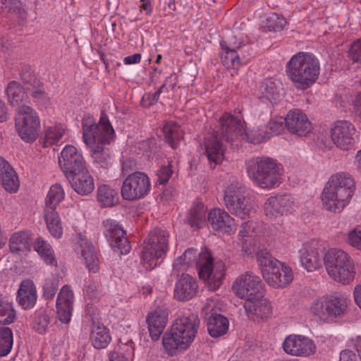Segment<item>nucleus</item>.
<instances>
[{
	"label": "nucleus",
	"instance_id": "obj_64",
	"mask_svg": "<svg viewBox=\"0 0 361 361\" xmlns=\"http://www.w3.org/2000/svg\"><path fill=\"white\" fill-rule=\"evenodd\" d=\"M353 103L355 112L361 118V92L357 94Z\"/></svg>",
	"mask_w": 361,
	"mask_h": 361
},
{
	"label": "nucleus",
	"instance_id": "obj_52",
	"mask_svg": "<svg viewBox=\"0 0 361 361\" xmlns=\"http://www.w3.org/2000/svg\"><path fill=\"white\" fill-rule=\"evenodd\" d=\"M355 346L359 357L352 350H345L341 353L340 361H361V336L357 337Z\"/></svg>",
	"mask_w": 361,
	"mask_h": 361
},
{
	"label": "nucleus",
	"instance_id": "obj_21",
	"mask_svg": "<svg viewBox=\"0 0 361 361\" xmlns=\"http://www.w3.org/2000/svg\"><path fill=\"white\" fill-rule=\"evenodd\" d=\"M226 143L231 145V142H227L222 134V126L221 125V134H216L207 137L204 140V149L207 159L210 164L217 165L221 164L224 159L226 151Z\"/></svg>",
	"mask_w": 361,
	"mask_h": 361
},
{
	"label": "nucleus",
	"instance_id": "obj_34",
	"mask_svg": "<svg viewBox=\"0 0 361 361\" xmlns=\"http://www.w3.org/2000/svg\"><path fill=\"white\" fill-rule=\"evenodd\" d=\"M56 207H44V219L47 228L52 236L59 238L63 234V228L58 212L56 211Z\"/></svg>",
	"mask_w": 361,
	"mask_h": 361
},
{
	"label": "nucleus",
	"instance_id": "obj_59",
	"mask_svg": "<svg viewBox=\"0 0 361 361\" xmlns=\"http://www.w3.org/2000/svg\"><path fill=\"white\" fill-rule=\"evenodd\" d=\"M49 317H34L32 321L33 329L39 334H43L49 324Z\"/></svg>",
	"mask_w": 361,
	"mask_h": 361
},
{
	"label": "nucleus",
	"instance_id": "obj_35",
	"mask_svg": "<svg viewBox=\"0 0 361 361\" xmlns=\"http://www.w3.org/2000/svg\"><path fill=\"white\" fill-rule=\"evenodd\" d=\"M31 234L28 231H20L13 234L9 240L10 250L13 254L25 252L30 250Z\"/></svg>",
	"mask_w": 361,
	"mask_h": 361
},
{
	"label": "nucleus",
	"instance_id": "obj_51",
	"mask_svg": "<svg viewBox=\"0 0 361 361\" xmlns=\"http://www.w3.org/2000/svg\"><path fill=\"white\" fill-rule=\"evenodd\" d=\"M283 215L292 213L297 207L294 198L290 195H278Z\"/></svg>",
	"mask_w": 361,
	"mask_h": 361
},
{
	"label": "nucleus",
	"instance_id": "obj_14",
	"mask_svg": "<svg viewBox=\"0 0 361 361\" xmlns=\"http://www.w3.org/2000/svg\"><path fill=\"white\" fill-rule=\"evenodd\" d=\"M151 189L148 176L140 171L128 175L121 187V196L126 200H135L144 197Z\"/></svg>",
	"mask_w": 361,
	"mask_h": 361
},
{
	"label": "nucleus",
	"instance_id": "obj_60",
	"mask_svg": "<svg viewBox=\"0 0 361 361\" xmlns=\"http://www.w3.org/2000/svg\"><path fill=\"white\" fill-rule=\"evenodd\" d=\"M348 242L353 247L361 250V231L354 230L350 232Z\"/></svg>",
	"mask_w": 361,
	"mask_h": 361
},
{
	"label": "nucleus",
	"instance_id": "obj_22",
	"mask_svg": "<svg viewBox=\"0 0 361 361\" xmlns=\"http://www.w3.org/2000/svg\"><path fill=\"white\" fill-rule=\"evenodd\" d=\"M208 222L213 230L231 234L236 229L235 220L224 209L215 208L208 213Z\"/></svg>",
	"mask_w": 361,
	"mask_h": 361
},
{
	"label": "nucleus",
	"instance_id": "obj_48",
	"mask_svg": "<svg viewBox=\"0 0 361 361\" xmlns=\"http://www.w3.org/2000/svg\"><path fill=\"white\" fill-rule=\"evenodd\" d=\"M225 305L218 299L212 298L207 300L202 307V313L206 316H224L222 312Z\"/></svg>",
	"mask_w": 361,
	"mask_h": 361
},
{
	"label": "nucleus",
	"instance_id": "obj_37",
	"mask_svg": "<svg viewBox=\"0 0 361 361\" xmlns=\"http://www.w3.org/2000/svg\"><path fill=\"white\" fill-rule=\"evenodd\" d=\"M2 9L19 20L20 23L25 22L27 13L20 0H0Z\"/></svg>",
	"mask_w": 361,
	"mask_h": 361
},
{
	"label": "nucleus",
	"instance_id": "obj_58",
	"mask_svg": "<svg viewBox=\"0 0 361 361\" xmlns=\"http://www.w3.org/2000/svg\"><path fill=\"white\" fill-rule=\"evenodd\" d=\"M173 174L171 164L162 166L157 172V181L160 184L166 183Z\"/></svg>",
	"mask_w": 361,
	"mask_h": 361
},
{
	"label": "nucleus",
	"instance_id": "obj_50",
	"mask_svg": "<svg viewBox=\"0 0 361 361\" xmlns=\"http://www.w3.org/2000/svg\"><path fill=\"white\" fill-rule=\"evenodd\" d=\"M252 310V311L251 312L245 311V312L247 314L255 315L259 314L268 315L272 314V306L270 302L263 296V298L259 299L257 302H255L254 310Z\"/></svg>",
	"mask_w": 361,
	"mask_h": 361
},
{
	"label": "nucleus",
	"instance_id": "obj_27",
	"mask_svg": "<svg viewBox=\"0 0 361 361\" xmlns=\"http://www.w3.org/2000/svg\"><path fill=\"white\" fill-rule=\"evenodd\" d=\"M37 288L32 281L23 280L17 294V300L20 306L25 310L32 308L37 302Z\"/></svg>",
	"mask_w": 361,
	"mask_h": 361
},
{
	"label": "nucleus",
	"instance_id": "obj_31",
	"mask_svg": "<svg viewBox=\"0 0 361 361\" xmlns=\"http://www.w3.org/2000/svg\"><path fill=\"white\" fill-rule=\"evenodd\" d=\"M80 247L82 256L88 270L92 273L99 271V259L92 244L87 239L81 238Z\"/></svg>",
	"mask_w": 361,
	"mask_h": 361
},
{
	"label": "nucleus",
	"instance_id": "obj_47",
	"mask_svg": "<svg viewBox=\"0 0 361 361\" xmlns=\"http://www.w3.org/2000/svg\"><path fill=\"white\" fill-rule=\"evenodd\" d=\"M65 197V192L60 184L51 185L47 193L45 205L57 207L63 201Z\"/></svg>",
	"mask_w": 361,
	"mask_h": 361
},
{
	"label": "nucleus",
	"instance_id": "obj_16",
	"mask_svg": "<svg viewBox=\"0 0 361 361\" xmlns=\"http://www.w3.org/2000/svg\"><path fill=\"white\" fill-rule=\"evenodd\" d=\"M59 164L67 178L86 168L84 158L80 151L73 145L64 147L59 156Z\"/></svg>",
	"mask_w": 361,
	"mask_h": 361
},
{
	"label": "nucleus",
	"instance_id": "obj_15",
	"mask_svg": "<svg viewBox=\"0 0 361 361\" xmlns=\"http://www.w3.org/2000/svg\"><path fill=\"white\" fill-rule=\"evenodd\" d=\"M224 203L232 214L242 219L249 217L252 212V207L240 188L234 185H231L225 190Z\"/></svg>",
	"mask_w": 361,
	"mask_h": 361
},
{
	"label": "nucleus",
	"instance_id": "obj_63",
	"mask_svg": "<svg viewBox=\"0 0 361 361\" xmlns=\"http://www.w3.org/2000/svg\"><path fill=\"white\" fill-rule=\"evenodd\" d=\"M141 60V54H134L133 55L126 56L123 59V62L126 65L135 64L140 62Z\"/></svg>",
	"mask_w": 361,
	"mask_h": 361
},
{
	"label": "nucleus",
	"instance_id": "obj_1",
	"mask_svg": "<svg viewBox=\"0 0 361 361\" xmlns=\"http://www.w3.org/2000/svg\"><path fill=\"white\" fill-rule=\"evenodd\" d=\"M82 130L83 141L92 152L94 161L104 167L110 158L109 151L105 146L109 145L116 136L107 114L102 111L98 123L92 116H84Z\"/></svg>",
	"mask_w": 361,
	"mask_h": 361
},
{
	"label": "nucleus",
	"instance_id": "obj_24",
	"mask_svg": "<svg viewBox=\"0 0 361 361\" xmlns=\"http://www.w3.org/2000/svg\"><path fill=\"white\" fill-rule=\"evenodd\" d=\"M197 288L196 280L189 274H183L176 283L174 297L179 301L189 300L196 295Z\"/></svg>",
	"mask_w": 361,
	"mask_h": 361
},
{
	"label": "nucleus",
	"instance_id": "obj_56",
	"mask_svg": "<svg viewBox=\"0 0 361 361\" xmlns=\"http://www.w3.org/2000/svg\"><path fill=\"white\" fill-rule=\"evenodd\" d=\"M0 316H16L13 304L4 300L1 294H0Z\"/></svg>",
	"mask_w": 361,
	"mask_h": 361
},
{
	"label": "nucleus",
	"instance_id": "obj_61",
	"mask_svg": "<svg viewBox=\"0 0 361 361\" xmlns=\"http://www.w3.org/2000/svg\"><path fill=\"white\" fill-rule=\"evenodd\" d=\"M169 314L168 307L161 302L157 303L154 308L147 316H168Z\"/></svg>",
	"mask_w": 361,
	"mask_h": 361
},
{
	"label": "nucleus",
	"instance_id": "obj_53",
	"mask_svg": "<svg viewBox=\"0 0 361 361\" xmlns=\"http://www.w3.org/2000/svg\"><path fill=\"white\" fill-rule=\"evenodd\" d=\"M264 132L269 135V139L281 134L284 130V122L282 118L279 120H271L267 126L264 127Z\"/></svg>",
	"mask_w": 361,
	"mask_h": 361
},
{
	"label": "nucleus",
	"instance_id": "obj_25",
	"mask_svg": "<svg viewBox=\"0 0 361 361\" xmlns=\"http://www.w3.org/2000/svg\"><path fill=\"white\" fill-rule=\"evenodd\" d=\"M300 262L302 266L309 271L322 267L323 256L316 245L307 243L300 250Z\"/></svg>",
	"mask_w": 361,
	"mask_h": 361
},
{
	"label": "nucleus",
	"instance_id": "obj_33",
	"mask_svg": "<svg viewBox=\"0 0 361 361\" xmlns=\"http://www.w3.org/2000/svg\"><path fill=\"white\" fill-rule=\"evenodd\" d=\"M7 99L9 104L13 106H17L18 109L28 99L27 93L23 86L16 81H11L6 88Z\"/></svg>",
	"mask_w": 361,
	"mask_h": 361
},
{
	"label": "nucleus",
	"instance_id": "obj_26",
	"mask_svg": "<svg viewBox=\"0 0 361 361\" xmlns=\"http://www.w3.org/2000/svg\"><path fill=\"white\" fill-rule=\"evenodd\" d=\"M68 179L73 189L80 195H87L94 189V179L87 168L76 172Z\"/></svg>",
	"mask_w": 361,
	"mask_h": 361
},
{
	"label": "nucleus",
	"instance_id": "obj_4",
	"mask_svg": "<svg viewBox=\"0 0 361 361\" xmlns=\"http://www.w3.org/2000/svg\"><path fill=\"white\" fill-rule=\"evenodd\" d=\"M355 191V181L350 174H333L324 187L322 200L324 207L334 213L341 212L350 202Z\"/></svg>",
	"mask_w": 361,
	"mask_h": 361
},
{
	"label": "nucleus",
	"instance_id": "obj_49",
	"mask_svg": "<svg viewBox=\"0 0 361 361\" xmlns=\"http://www.w3.org/2000/svg\"><path fill=\"white\" fill-rule=\"evenodd\" d=\"M264 209L265 215L271 219L283 216L278 195L270 197L265 202Z\"/></svg>",
	"mask_w": 361,
	"mask_h": 361
},
{
	"label": "nucleus",
	"instance_id": "obj_2",
	"mask_svg": "<svg viewBox=\"0 0 361 361\" xmlns=\"http://www.w3.org/2000/svg\"><path fill=\"white\" fill-rule=\"evenodd\" d=\"M199 326L197 317H177L162 336L164 353L176 357L186 352L195 341Z\"/></svg>",
	"mask_w": 361,
	"mask_h": 361
},
{
	"label": "nucleus",
	"instance_id": "obj_13",
	"mask_svg": "<svg viewBox=\"0 0 361 361\" xmlns=\"http://www.w3.org/2000/svg\"><path fill=\"white\" fill-rule=\"evenodd\" d=\"M350 300L343 295L322 297L314 301L310 312L314 316H342L350 314Z\"/></svg>",
	"mask_w": 361,
	"mask_h": 361
},
{
	"label": "nucleus",
	"instance_id": "obj_46",
	"mask_svg": "<svg viewBox=\"0 0 361 361\" xmlns=\"http://www.w3.org/2000/svg\"><path fill=\"white\" fill-rule=\"evenodd\" d=\"M13 343V332L8 327H0V356L7 355L11 350Z\"/></svg>",
	"mask_w": 361,
	"mask_h": 361
},
{
	"label": "nucleus",
	"instance_id": "obj_6",
	"mask_svg": "<svg viewBox=\"0 0 361 361\" xmlns=\"http://www.w3.org/2000/svg\"><path fill=\"white\" fill-rule=\"evenodd\" d=\"M222 126L223 137L231 142V147H238L241 140L257 145L269 139L264 128L246 132L243 122L231 114L224 113L219 119Z\"/></svg>",
	"mask_w": 361,
	"mask_h": 361
},
{
	"label": "nucleus",
	"instance_id": "obj_19",
	"mask_svg": "<svg viewBox=\"0 0 361 361\" xmlns=\"http://www.w3.org/2000/svg\"><path fill=\"white\" fill-rule=\"evenodd\" d=\"M331 140L337 147L343 150H348L353 146L356 129L350 122L336 121L331 128Z\"/></svg>",
	"mask_w": 361,
	"mask_h": 361
},
{
	"label": "nucleus",
	"instance_id": "obj_39",
	"mask_svg": "<svg viewBox=\"0 0 361 361\" xmlns=\"http://www.w3.org/2000/svg\"><path fill=\"white\" fill-rule=\"evenodd\" d=\"M229 328L228 317H208L207 330L212 338L226 334Z\"/></svg>",
	"mask_w": 361,
	"mask_h": 361
},
{
	"label": "nucleus",
	"instance_id": "obj_55",
	"mask_svg": "<svg viewBox=\"0 0 361 361\" xmlns=\"http://www.w3.org/2000/svg\"><path fill=\"white\" fill-rule=\"evenodd\" d=\"M43 288L44 298L52 299L58 290V281L54 279H47L44 282Z\"/></svg>",
	"mask_w": 361,
	"mask_h": 361
},
{
	"label": "nucleus",
	"instance_id": "obj_43",
	"mask_svg": "<svg viewBox=\"0 0 361 361\" xmlns=\"http://www.w3.org/2000/svg\"><path fill=\"white\" fill-rule=\"evenodd\" d=\"M162 130L167 142L175 148L178 142L183 137L180 127L173 121H169L164 124Z\"/></svg>",
	"mask_w": 361,
	"mask_h": 361
},
{
	"label": "nucleus",
	"instance_id": "obj_36",
	"mask_svg": "<svg viewBox=\"0 0 361 361\" xmlns=\"http://www.w3.org/2000/svg\"><path fill=\"white\" fill-rule=\"evenodd\" d=\"M260 99L264 98L271 103H276L281 96V85L271 79H265L259 85Z\"/></svg>",
	"mask_w": 361,
	"mask_h": 361
},
{
	"label": "nucleus",
	"instance_id": "obj_20",
	"mask_svg": "<svg viewBox=\"0 0 361 361\" xmlns=\"http://www.w3.org/2000/svg\"><path fill=\"white\" fill-rule=\"evenodd\" d=\"M285 126L288 130L300 137L308 135L313 127L307 115L300 109H292L284 118Z\"/></svg>",
	"mask_w": 361,
	"mask_h": 361
},
{
	"label": "nucleus",
	"instance_id": "obj_29",
	"mask_svg": "<svg viewBox=\"0 0 361 361\" xmlns=\"http://www.w3.org/2000/svg\"><path fill=\"white\" fill-rule=\"evenodd\" d=\"M241 42L238 44H231L227 43L226 41L221 42L222 52L221 54V59L223 65L227 68H238L240 63V58L237 53V49L240 47Z\"/></svg>",
	"mask_w": 361,
	"mask_h": 361
},
{
	"label": "nucleus",
	"instance_id": "obj_9",
	"mask_svg": "<svg viewBox=\"0 0 361 361\" xmlns=\"http://www.w3.org/2000/svg\"><path fill=\"white\" fill-rule=\"evenodd\" d=\"M246 170L252 181L262 188H274L281 183V175L273 159H251L246 162Z\"/></svg>",
	"mask_w": 361,
	"mask_h": 361
},
{
	"label": "nucleus",
	"instance_id": "obj_54",
	"mask_svg": "<svg viewBox=\"0 0 361 361\" xmlns=\"http://www.w3.org/2000/svg\"><path fill=\"white\" fill-rule=\"evenodd\" d=\"M165 88V85H162L156 92L154 93H147L142 98V104L145 107H149L155 104L159 98L161 93Z\"/></svg>",
	"mask_w": 361,
	"mask_h": 361
},
{
	"label": "nucleus",
	"instance_id": "obj_45",
	"mask_svg": "<svg viewBox=\"0 0 361 361\" xmlns=\"http://www.w3.org/2000/svg\"><path fill=\"white\" fill-rule=\"evenodd\" d=\"M286 19L277 13L269 14L266 20L263 21L262 26L270 32H278L282 30L286 25Z\"/></svg>",
	"mask_w": 361,
	"mask_h": 361
},
{
	"label": "nucleus",
	"instance_id": "obj_32",
	"mask_svg": "<svg viewBox=\"0 0 361 361\" xmlns=\"http://www.w3.org/2000/svg\"><path fill=\"white\" fill-rule=\"evenodd\" d=\"M73 303V293L68 286L60 290L56 300V310L59 316H71Z\"/></svg>",
	"mask_w": 361,
	"mask_h": 361
},
{
	"label": "nucleus",
	"instance_id": "obj_38",
	"mask_svg": "<svg viewBox=\"0 0 361 361\" xmlns=\"http://www.w3.org/2000/svg\"><path fill=\"white\" fill-rule=\"evenodd\" d=\"M97 200L102 207H111L118 202V192L109 185H99L97 189Z\"/></svg>",
	"mask_w": 361,
	"mask_h": 361
},
{
	"label": "nucleus",
	"instance_id": "obj_12",
	"mask_svg": "<svg viewBox=\"0 0 361 361\" xmlns=\"http://www.w3.org/2000/svg\"><path fill=\"white\" fill-rule=\"evenodd\" d=\"M15 126L19 137L24 142L32 143L38 137L40 120L37 113L32 107L22 105L18 109Z\"/></svg>",
	"mask_w": 361,
	"mask_h": 361
},
{
	"label": "nucleus",
	"instance_id": "obj_28",
	"mask_svg": "<svg viewBox=\"0 0 361 361\" xmlns=\"http://www.w3.org/2000/svg\"><path fill=\"white\" fill-rule=\"evenodd\" d=\"M0 183L8 192H16L19 188L18 176L11 164L0 157Z\"/></svg>",
	"mask_w": 361,
	"mask_h": 361
},
{
	"label": "nucleus",
	"instance_id": "obj_62",
	"mask_svg": "<svg viewBox=\"0 0 361 361\" xmlns=\"http://www.w3.org/2000/svg\"><path fill=\"white\" fill-rule=\"evenodd\" d=\"M188 268V265L182 260L180 257H178L173 264L172 274L178 276L180 271H183Z\"/></svg>",
	"mask_w": 361,
	"mask_h": 361
},
{
	"label": "nucleus",
	"instance_id": "obj_3",
	"mask_svg": "<svg viewBox=\"0 0 361 361\" xmlns=\"http://www.w3.org/2000/svg\"><path fill=\"white\" fill-rule=\"evenodd\" d=\"M188 267L195 266L200 279L207 281L209 288L216 290L221 285L224 278L225 266L222 261L215 259L207 247L200 252L189 248L180 256Z\"/></svg>",
	"mask_w": 361,
	"mask_h": 361
},
{
	"label": "nucleus",
	"instance_id": "obj_17",
	"mask_svg": "<svg viewBox=\"0 0 361 361\" xmlns=\"http://www.w3.org/2000/svg\"><path fill=\"white\" fill-rule=\"evenodd\" d=\"M104 228V234L108 239L111 247L117 250L121 255H126L130 252L131 246L126 238V231L113 219H106L103 221Z\"/></svg>",
	"mask_w": 361,
	"mask_h": 361
},
{
	"label": "nucleus",
	"instance_id": "obj_10",
	"mask_svg": "<svg viewBox=\"0 0 361 361\" xmlns=\"http://www.w3.org/2000/svg\"><path fill=\"white\" fill-rule=\"evenodd\" d=\"M169 233L161 228L150 231L144 241L141 252V263L147 270L155 268L158 259L165 255L169 250Z\"/></svg>",
	"mask_w": 361,
	"mask_h": 361
},
{
	"label": "nucleus",
	"instance_id": "obj_18",
	"mask_svg": "<svg viewBox=\"0 0 361 361\" xmlns=\"http://www.w3.org/2000/svg\"><path fill=\"white\" fill-rule=\"evenodd\" d=\"M283 349L289 355L295 357H308L316 352V345L310 338L292 334L287 336L283 342Z\"/></svg>",
	"mask_w": 361,
	"mask_h": 361
},
{
	"label": "nucleus",
	"instance_id": "obj_8",
	"mask_svg": "<svg viewBox=\"0 0 361 361\" xmlns=\"http://www.w3.org/2000/svg\"><path fill=\"white\" fill-rule=\"evenodd\" d=\"M259 265L266 282L273 288H284L293 279L292 269L273 257L266 250L257 254Z\"/></svg>",
	"mask_w": 361,
	"mask_h": 361
},
{
	"label": "nucleus",
	"instance_id": "obj_57",
	"mask_svg": "<svg viewBox=\"0 0 361 361\" xmlns=\"http://www.w3.org/2000/svg\"><path fill=\"white\" fill-rule=\"evenodd\" d=\"M348 55L353 62L361 63V38L351 44Z\"/></svg>",
	"mask_w": 361,
	"mask_h": 361
},
{
	"label": "nucleus",
	"instance_id": "obj_7",
	"mask_svg": "<svg viewBox=\"0 0 361 361\" xmlns=\"http://www.w3.org/2000/svg\"><path fill=\"white\" fill-rule=\"evenodd\" d=\"M323 262L329 276L343 284H350L355 279L354 262L345 251L329 249L323 256Z\"/></svg>",
	"mask_w": 361,
	"mask_h": 361
},
{
	"label": "nucleus",
	"instance_id": "obj_23",
	"mask_svg": "<svg viewBox=\"0 0 361 361\" xmlns=\"http://www.w3.org/2000/svg\"><path fill=\"white\" fill-rule=\"evenodd\" d=\"M90 341L96 349L106 348L111 341L109 329L101 322L99 317L91 319Z\"/></svg>",
	"mask_w": 361,
	"mask_h": 361
},
{
	"label": "nucleus",
	"instance_id": "obj_11",
	"mask_svg": "<svg viewBox=\"0 0 361 361\" xmlns=\"http://www.w3.org/2000/svg\"><path fill=\"white\" fill-rule=\"evenodd\" d=\"M233 289L240 298L245 299V311H252L255 302L265 294L264 286L258 276L246 272L238 276L233 284Z\"/></svg>",
	"mask_w": 361,
	"mask_h": 361
},
{
	"label": "nucleus",
	"instance_id": "obj_40",
	"mask_svg": "<svg viewBox=\"0 0 361 361\" xmlns=\"http://www.w3.org/2000/svg\"><path fill=\"white\" fill-rule=\"evenodd\" d=\"M34 249L47 264L56 266L57 262L51 245L42 238H37L34 243Z\"/></svg>",
	"mask_w": 361,
	"mask_h": 361
},
{
	"label": "nucleus",
	"instance_id": "obj_30",
	"mask_svg": "<svg viewBox=\"0 0 361 361\" xmlns=\"http://www.w3.org/2000/svg\"><path fill=\"white\" fill-rule=\"evenodd\" d=\"M134 344L131 339H119L115 350L109 353V361H133Z\"/></svg>",
	"mask_w": 361,
	"mask_h": 361
},
{
	"label": "nucleus",
	"instance_id": "obj_41",
	"mask_svg": "<svg viewBox=\"0 0 361 361\" xmlns=\"http://www.w3.org/2000/svg\"><path fill=\"white\" fill-rule=\"evenodd\" d=\"M206 207L198 201L195 202L191 207L188 217V224L194 228H199L205 222Z\"/></svg>",
	"mask_w": 361,
	"mask_h": 361
},
{
	"label": "nucleus",
	"instance_id": "obj_5",
	"mask_svg": "<svg viewBox=\"0 0 361 361\" xmlns=\"http://www.w3.org/2000/svg\"><path fill=\"white\" fill-rule=\"evenodd\" d=\"M287 76L299 90L310 88L318 79L320 64L317 58L308 52L293 55L286 66Z\"/></svg>",
	"mask_w": 361,
	"mask_h": 361
},
{
	"label": "nucleus",
	"instance_id": "obj_44",
	"mask_svg": "<svg viewBox=\"0 0 361 361\" xmlns=\"http://www.w3.org/2000/svg\"><path fill=\"white\" fill-rule=\"evenodd\" d=\"M65 129L61 124L47 128L44 131L43 146L47 147L56 144L63 136Z\"/></svg>",
	"mask_w": 361,
	"mask_h": 361
},
{
	"label": "nucleus",
	"instance_id": "obj_42",
	"mask_svg": "<svg viewBox=\"0 0 361 361\" xmlns=\"http://www.w3.org/2000/svg\"><path fill=\"white\" fill-rule=\"evenodd\" d=\"M149 336L153 341H157L168 323L167 317H146Z\"/></svg>",
	"mask_w": 361,
	"mask_h": 361
}]
</instances>
